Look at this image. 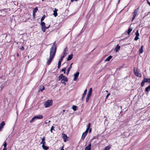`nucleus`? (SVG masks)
Wrapping results in <instances>:
<instances>
[{
	"mask_svg": "<svg viewBox=\"0 0 150 150\" xmlns=\"http://www.w3.org/2000/svg\"><path fill=\"white\" fill-rule=\"evenodd\" d=\"M57 50V45H56V42H54L50 49V56L47 59V64L49 65L52 60L54 57Z\"/></svg>",
	"mask_w": 150,
	"mask_h": 150,
	"instance_id": "f257e3e1",
	"label": "nucleus"
},
{
	"mask_svg": "<svg viewBox=\"0 0 150 150\" xmlns=\"http://www.w3.org/2000/svg\"><path fill=\"white\" fill-rule=\"evenodd\" d=\"M52 100H48L44 103V105L45 108H47L50 106L52 105Z\"/></svg>",
	"mask_w": 150,
	"mask_h": 150,
	"instance_id": "f03ea898",
	"label": "nucleus"
},
{
	"mask_svg": "<svg viewBox=\"0 0 150 150\" xmlns=\"http://www.w3.org/2000/svg\"><path fill=\"white\" fill-rule=\"evenodd\" d=\"M45 25V24L44 22H41L40 24L42 30L43 32L45 31L46 29H48L50 27V25H49L47 27H46Z\"/></svg>",
	"mask_w": 150,
	"mask_h": 150,
	"instance_id": "7ed1b4c3",
	"label": "nucleus"
},
{
	"mask_svg": "<svg viewBox=\"0 0 150 150\" xmlns=\"http://www.w3.org/2000/svg\"><path fill=\"white\" fill-rule=\"evenodd\" d=\"M59 80H61V81H64L65 82H67L68 81V79L67 77L62 74H61L59 76Z\"/></svg>",
	"mask_w": 150,
	"mask_h": 150,
	"instance_id": "20e7f679",
	"label": "nucleus"
},
{
	"mask_svg": "<svg viewBox=\"0 0 150 150\" xmlns=\"http://www.w3.org/2000/svg\"><path fill=\"white\" fill-rule=\"evenodd\" d=\"M146 82L150 83V79L144 78L142 81L141 82V86L142 87L143 86H144L145 83Z\"/></svg>",
	"mask_w": 150,
	"mask_h": 150,
	"instance_id": "39448f33",
	"label": "nucleus"
},
{
	"mask_svg": "<svg viewBox=\"0 0 150 150\" xmlns=\"http://www.w3.org/2000/svg\"><path fill=\"white\" fill-rule=\"evenodd\" d=\"M134 71L135 74V75L139 77H142V74L139 72L137 69H134Z\"/></svg>",
	"mask_w": 150,
	"mask_h": 150,
	"instance_id": "423d86ee",
	"label": "nucleus"
},
{
	"mask_svg": "<svg viewBox=\"0 0 150 150\" xmlns=\"http://www.w3.org/2000/svg\"><path fill=\"white\" fill-rule=\"evenodd\" d=\"M62 138L63 139L64 141V142H66L68 140V137L65 134L62 133Z\"/></svg>",
	"mask_w": 150,
	"mask_h": 150,
	"instance_id": "0eeeda50",
	"label": "nucleus"
},
{
	"mask_svg": "<svg viewBox=\"0 0 150 150\" xmlns=\"http://www.w3.org/2000/svg\"><path fill=\"white\" fill-rule=\"evenodd\" d=\"M79 74V72H77L76 73L74 74V81H76L77 80Z\"/></svg>",
	"mask_w": 150,
	"mask_h": 150,
	"instance_id": "6e6552de",
	"label": "nucleus"
},
{
	"mask_svg": "<svg viewBox=\"0 0 150 150\" xmlns=\"http://www.w3.org/2000/svg\"><path fill=\"white\" fill-rule=\"evenodd\" d=\"M35 119H42L43 118V117L42 115H38L35 116L33 117Z\"/></svg>",
	"mask_w": 150,
	"mask_h": 150,
	"instance_id": "1a4fd4ad",
	"label": "nucleus"
},
{
	"mask_svg": "<svg viewBox=\"0 0 150 150\" xmlns=\"http://www.w3.org/2000/svg\"><path fill=\"white\" fill-rule=\"evenodd\" d=\"M137 10H134V12L133 13V17L132 18V21H133L135 18L136 16L137 15Z\"/></svg>",
	"mask_w": 150,
	"mask_h": 150,
	"instance_id": "9d476101",
	"label": "nucleus"
},
{
	"mask_svg": "<svg viewBox=\"0 0 150 150\" xmlns=\"http://www.w3.org/2000/svg\"><path fill=\"white\" fill-rule=\"evenodd\" d=\"M5 123L4 122H2L0 124V131H1L4 126L5 125Z\"/></svg>",
	"mask_w": 150,
	"mask_h": 150,
	"instance_id": "9b49d317",
	"label": "nucleus"
},
{
	"mask_svg": "<svg viewBox=\"0 0 150 150\" xmlns=\"http://www.w3.org/2000/svg\"><path fill=\"white\" fill-rule=\"evenodd\" d=\"M91 144L90 143L88 146L86 147L85 150H91Z\"/></svg>",
	"mask_w": 150,
	"mask_h": 150,
	"instance_id": "f8f14e48",
	"label": "nucleus"
},
{
	"mask_svg": "<svg viewBox=\"0 0 150 150\" xmlns=\"http://www.w3.org/2000/svg\"><path fill=\"white\" fill-rule=\"evenodd\" d=\"M92 91V88H90L89 89V91L88 92V93L87 96L88 97H91Z\"/></svg>",
	"mask_w": 150,
	"mask_h": 150,
	"instance_id": "ddd939ff",
	"label": "nucleus"
},
{
	"mask_svg": "<svg viewBox=\"0 0 150 150\" xmlns=\"http://www.w3.org/2000/svg\"><path fill=\"white\" fill-rule=\"evenodd\" d=\"M57 11L58 10L56 8H55L54 10L53 11L54 13H53V15L55 17H56L57 16Z\"/></svg>",
	"mask_w": 150,
	"mask_h": 150,
	"instance_id": "4468645a",
	"label": "nucleus"
},
{
	"mask_svg": "<svg viewBox=\"0 0 150 150\" xmlns=\"http://www.w3.org/2000/svg\"><path fill=\"white\" fill-rule=\"evenodd\" d=\"M72 64H73V63H72L71 64L69 68L67 70V75H68V74H69V72L70 71V70L71 69V68L72 65Z\"/></svg>",
	"mask_w": 150,
	"mask_h": 150,
	"instance_id": "2eb2a0df",
	"label": "nucleus"
},
{
	"mask_svg": "<svg viewBox=\"0 0 150 150\" xmlns=\"http://www.w3.org/2000/svg\"><path fill=\"white\" fill-rule=\"evenodd\" d=\"M120 46H119L118 45H117L115 47V50L116 52H118L119 50H120Z\"/></svg>",
	"mask_w": 150,
	"mask_h": 150,
	"instance_id": "dca6fc26",
	"label": "nucleus"
},
{
	"mask_svg": "<svg viewBox=\"0 0 150 150\" xmlns=\"http://www.w3.org/2000/svg\"><path fill=\"white\" fill-rule=\"evenodd\" d=\"M144 47V46H142L141 47L140 49L139 50V52L140 54L142 53L143 52V48Z\"/></svg>",
	"mask_w": 150,
	"mask_h": 150,
	"instance_id": "f3484780",
	"label": "nucleus"
},
{
	"mask_svg": "<svg viewBox=\"0 0 150 150\" xmlns=\"http://www.w3.org/2000/svg\"><path fill=\"white\" fill-rule=\"evenodd\" d=\"M87 134L85 133L84 132L83 133L81 137V138L83 140L84 139Z\"/></svg>",
	"mask_w": 150,
	"mask_h": 150,
	"instance_id": "a211bd4d",
	"label": "nucleus"
},
{
	"mask_svg": "<svg viewBox=\"0 0 150 150\" xmlns=\"http://www.w3.org/2000/svg\"><path fill=\"white\" fill-rule=\"evenodd\" d=\"M45 137H43L42 139V142L40 143V144H42V145L45 144L46 142H45Z\"/></svg>",
	"mask_w": 150,
	"mask_h": 150,
	"instance_id": "6ab92c4d",
	"label": "nucleus"
},
{
	"mask_svg": "<svg viewBox=\"0 0 150 150\" xmlns=\"http://www.w3.org/2000/svg\"><path fill=\"white\" fill-rule=\"evenodd\" d=\"M73 55L71 54L69 55L67 59V61H69L71 60L73 58Z\"/></svg>",
	"mask_w": 150,
	"mask_h": 150,
	"instance_id": "aec40b11",
	"label": "nucleus"
},
{
	"mask_svg": "<svg viewBox=\"0 0 150 150\" xmlns=\"http://www.w3.org/2000/svg\"><path fill=\"white\" fill-rule=\"evenodd\" d=\"M145 91L146 92H148L150 91V86L147 87L145 88Z\"/></svg>",
	"mask_w": 150,
	"mask_h": 150,
	"instance_id": "412c9836",
	"label": "nucleus"
},
{
	"mask_svg": "<svg viewBox=\"0 0 150 150\" xmlns=\"http://www.w3.org/2000/svg\"><path fill=\"white\" fill-rule=\"evenodd\" d=\"M38 10V8L37 7H35L33 10V15H34L35 13L37 12V11Z\"/></svg>",
	"mask_w": 150,
	"mask_h": 150,
	"instance_id": "4be33fe9",
	"label": "nucleus"
},
{
	"mask_svg": "<svg viewBox=\"0 0 150 150\" xmlns=\"http://www.w3.org/2000/svg\"><path fill=\"white\" fill-rule=\"evenodd\" d=\"M112 57L111 56H110L108 57L105 60V61H108L112 58Z\"/></svg>",
	"mask_w": 150,
	"mask_h": 150,
	"instance_id": "5701e85b",
	"label": "nucleus"
},
{
	"mask_svg": "<svg viewBox=\"0 0 150 150\" xmlns=\"http://www.w3.org/2000/svg\"><path fill=\"white\" fill-rule=\"evenodd\" d=\"M45 87L44 86H42L40 88L39 90H38V91H41L42 92L45 89Z\"/></svg>",
	"mask_w": 150,
	"mask_h": 150,
	"instance_id": "b1692460",
	"label": "nucleus"
},
{
	"mask_svg": "<svg viewBox=\"0 0 150 150\" xmlns=\"http://www.w3.org/2000/svg\"><path fill=\"white\" fill-rule=\"evenodd\" d=\"M42 147L43 149L45 150H47L48 149V146H45V144L42 145Z\"/></svg>",
	"mask_w": 150,
	"mask_h": 150,
	"instance_id": "393cba45",
	"label": "nucleus"
},
{
	"mask_svg": "<svg viewBox=\"0 0 150 150\" xmlns=\"http://www.w3.org/2000/svg\"><path fill=\"white\" fill-rule=\"evenodd\" d=\"M111 146L110 145L107 146L105 147L104 150H108L111 148Z\"/></svg>",
	"mask_w": 150,
	"mask_h": 150,
	"instance_id": "a878e982",
	"label": "nucleus"
},
{
	"mask_svg": "<svg viewBox=\"0 0 150 150\" xmlns=\"http://www.w3.org/2000/svg\"><path fill=\"white\" fill-rule=\"evenodd\" d=\"M77 107L75 105H73L72 107V108L73 110L75 111L77 110Z\"/></svg>",
	"mask_w": 150,
	"mask_h": 150,
	"instance_id": "bb28decb",
	"label": "nucleus"
},
{
	"mask_svg": "<svg viewBox=\"0 0 150 150\" xmlns=\"http://www.w3.org/2000/svg\"><path fill=\"white\" fill-rule=\"evenodd\" d=\"M67 55V53L65 52V51H64L63 52V56H62V57H64L65 56H66Z\"/></svg>",
	"mask_w": 150,
	"mask_h": 150,
	"instance_id": "cd10ccee",
	"label": "nucleus"
},
{
	"mask_svg": "<svg viewBox=\"0 0 150 150\" xmlns=\"http://www.w3.org/2000/svg\"><path fill=\"white\" fill-rule=\"evenodd\" d=\"M132 28H129L128 30V32H127V33H128V35H129L130 33L131 32V31H132Z\"/></svg>",
	"mask_w": 150,
	"mask_h": 150,
	"instance_id": "c85d7f7f",
	"label": "nucleus"
},
{
	"mask_svg": "<svg viewBox=\"0 0 150 150\" xmlns=\"http://www.w3.org/2000/svg\"><path fill=\"white\" fill-rule=\"evenodd\" d=\"M87 92V90L86 89L84 91L83 94V97H85L86 96V93Z\"/></svg>",
	"mask_w": 150,
	"mask_h": 150,
	"instance_id": "c756f323",
	"label": "nucleus"
},
{
	"mask_svg": "<svg viewBox=\"0 0 150 150\" xmlns=\"http://www.w3.org/2000/svg\"><path fill=\"white\" fill-rule=\"evenodd\" d=\"M45 17V15H44L41 19V21L42 22V21H43L44 20Z\"/></svg>",
	"mask_w": 150,
	"mask_h": 150,
	"instance_id": "7c9ffc66",
	"label": "nucleus"
},
{
	"mask_svg": "<svg viewBox=\"0 0 150 150\" xmlns=\"http://www.w3.org/2000/svg\"><path fill=\"white\" fill-rule=\"evenodd\" d=\"M61 62L60 61H59L58 63V68L59 69L61 65Z\"/></svg>",
	"mask_w": 150,
	"mask_h": 150,
	"instance_id": "2f4dec72",
	"label": "nucleus"
},
{
	"mask_svg": "<svg viewBox=\"0 0 150 150\" xmlns=\"http://www.w3.org/2000/svg\"><path fill=\"white\" fill-rule=\"evenodd\" d=\"M135 35H136V36H139V32H138V30H137L136 33H135Z\"/></svg>",
	"mask_w": 150,
	"mask_h": 150,
	"instance_id": "473e14b6",
	"label": "nucleus"
},
{
	"mask_svg": "<svg viewBox=\"0 0 150 150\" xmlns=\"http://www.w3.org/2000/svg\"><path fill=\"white\" fill-rule=\"evenodd\" d=\"M90 97H88L87 96V97L86 98V102H88V100L90 98Z\"/></svg>",
	"mask_w": 150,
	"mask_h": 150,
	"instance_id": "72a5a7b5",
	"label": "nucleus"
},
{
	"mask_svg": "<svg viewBox=\"0 0 150 150\" xmlns=\"http://www.w3.org/2000/svg\"><path fill=\"white\" fill-rule=\"evenodd\" d=\"M139 39V38L138 36H135V38H134V40L135 41H137Z\"/></svg>",
	"mask_w": 150,
	"mask_h": 150,
	"instance_id": "f704fd0d",
	"label": "nucleus"
},
{
	"mask_svg": "<svg viewBox=\"0 0 150 150\" xmlns=\"http://www.w3.org/2000/svg\"><path fill=\"white\" fill-rule=\"evenodd\" d=\"M66 68H64L62 69V71L64 72V73H65V72H66Z\"/></svg>",
	"mask_w": 150,
	"mask_h": 150,
	"instance_id": "c9c22d12",
	"label": "nucleus"
},
{
	"mask_svg": "<svg viewBox=\"0 0 150 150\" xmlns=\"http://www.w3.org/2000/svg\"><path fill=\"white\" fill-rule=\"evenodd\" d=\"M90 126H91V124L90 123H89L88 124V125L87 126V128H88V129H89L90 127Z\"/></svg>",
	"mask_w": 150,
	"mask_h": 150,
	"instance_id": "e433bc0d",
	"label": "nucleus"
},
{
	"mask_svg": "<svg viewBox=\"0 0 150 150\" xmlns=\"http://www.w3.org/2000/svg\"><path fill=\"white\" fill-rule=\"evenodd\" d=\"M7 144L6 142H4V143L3 146L4 148H6V146Z\"/></svg>",
	"mask_w": 150,
	"mask_h": 150,
	"instance_id": "4c0bfd02",
	"label": "nucleus"
},
{
	"mask_svg": "<svg viewBox=\"0 0 150 150\" xmlns=\"http://www.w3.org/2000/svg\"><path fill=\"white\" fill-rule=\"evenodd\" d=\"M35 119L34 118V117H33L32 119H31V120L30 121V122L31 123L32 122H33V121H34V120H35Z\"/></svg>",
	"mask_w": 150,
	"mask_h": 150,
	"instance_id": "58836bf2",
	"label": "nucleus"
},
{
	"mask_svg": "<svg viewBox=\"0 0 150 150\" xmlns=\"http://www.w3.org/2000/svg\"><path fill=\"white\" fill-rule=\"evenodd\" d=\"M4 85H1L0 86V88H1V90H2L4 88Z\"/></svg>",
	"mask_w": 150,
	"mask_h": 150,
	"instance_id": "ea45409f",
	"label": "nucleus"
},
{
	"mask_svg": "<svg viewBox=\"0 0 150 150\" xmlns=\"http://www.w3.org/2000/svg\"><path fill=\"white\" fill-rule=\"evenodd\" d=\"M54 129V127L52 126L51 127V129H50V131H51V132H52V130Z\"/></svg>",
	"mask_w": 150,
	"mask_h": 150,
	"instance_id": "a19ab883",
	"label": "nucleus"
},
{
	"mask_svg": "<svg viewBox=\"0 0 150 150\" xmlns=\"http://www.w3.org/2000/svg\"><path fill=\"white\" fill-rule=\"evenodd\" d=\"M89 130V129L87 128L86 131L84 132L87 134V133H88Z\"/></svg>",
	"mask_w": 150,
	"mask_h": 150,
	"instance_id": "79ce46f5",
	"label": "nucleus"
},
{
	"mask_svg": "<svg viewBox=\"0 0 150 150\" xmlns=\"http://www.w3.org/2000/svg\"><path fill=\"white\" fill-rule=\"evenodd\" d=\"M110 95V93H108L106 96V98H105L106 99H107L108 97V96Z\"/></svg>",
	"mask_w": 150,
	"mask_h": 150,
	"instance_id": "37998d69",
	"label": "nucleus"
},
{
	"mask_svg": "<svg viewBox=\"0 0 150 150\" xmlns=\"http://www.w3.org/2000/svg\"><path fill=\"white\" fill-rule=\"evenodd\" d=\"M64 57H61L60 60L59 61H60V62H62V60L63 59V58H64Z\"/></svg>",
	"mask_w": 150,
	"mask_h": 150,
	"instance_id": "c03bdc74",
	"label": "nucleus"
},
{
	"mask_svg": "<svg viewBox=\"0 0 150 150\" xmlns=\"http://www.w3.org/2000/svg\"><path fill=\"white\" fill-rule=\"evenodd\" d=\"M50 122V120L48 121H47V122H45V124H47V123H49Z\"/></svg>",
	"mask_w": 150,
	"mask_h": 150,
	"instance_id": "a18cd8bd",
	"label": "nucleus"
},
{
	"mask_svg": "<svg viewBox=\"0 0 150 150\" xmlns=\"http://www.w3.org/2000/svg\"><path fill=\"white\" fill-rule=\"evenodd\" d=\"M61 81V83L64 84V85H65L66 83L64 81Z\"/></svg>",
	"mask_w": 150,
	"mask_h": 150,
	"instance_id": "49530a36",
	"label": "nucleus"
},
{
	"mask_svg": "<svg viewBox=\"0 0 150 150\" xmlns=\"http://www.w3.org/2000/svg\"><path fill=\"white\" fill-rule=\"evenodd\" d=\"M21 49L23 50H24V47H23V46H22V47H21Z\"/></svg>",
	"mask_w": 150,
	"mask_h": 150,
	"instance_id": "de8ad7c7",
	"label": "nucleus"
},
{
	"mask_svg": "<svg viewBox=\"0 0 150 150\" xmlns=\"http://www.w3.org/2000/svg\"><path fill=\"white\" fill-rule=\"evenodd\" d=\"M78 0H71V2H73L74 1H77Z\"/></svg>",
	"mask_w": 150,
	"mask_h": 150,
	"instance_id": "09e8293b",
	"label": "nucleus"
},
{
	"mask_svg": "<svg viewBox=\"0 0 150 150\" xmlns=\"http://www.w3.org/2000/svg\"><path fill=\"white\" fill-rule=\"evenodd\" d=\"M147 1L148 4L150 6V2H149L148 1Z\"/></svg>",
	"mask_w": 150,
	"mask_h": 150,
	"instance_id": "8fccbe9b",
	"label": "nucleus"
},
{
	"mask_svg": "<svg viewBox=\"0 0 150 150\" xmlns=\"http://www.w3.org/2000/svg\"><path fill=\"white\" fill-rule=\"evenodd\" d=\"M91 132V129H89V133H90V132Z\"/></svg>",
	"mask_w": 150,
	"mask_h": 150,
	"instance_id": "3c124183",
	"label": "nucleus"
},
{
	"mask_svg": "<svg viewBox=\"0 0 150 150\" xmlns=\"http://www.w3.org/2000/svg\"><path fill=\"white\" fill-rule=\"evenodd\" d=\"M5 12V10H3L2 11V12Z\"/></svg>",
	"mask_w": 150,
	"mask_h": 150,
	"instance_id": "603ef678",
	"label": "nucleus"
},
{
	"mask_svg": "<svg viewBox=\"0 0 150 150\" xmlns=\"http://www.w3.org/2000/svg\"><path fill=\"white\" fill-rule=\"evenodd\" d=\"M84 97H83V96L82 98H81V100H83V98H84Z\"/></svg>",
	"mask_w": 150,
	"mask_h": 150,
	"instance_id": "864d4df0",
	"label": "nucleus"
},
{
	"mask_svg": "<svg viewBox=\"0 0 150 150\" xmlns=\"http://www.w3.org/2000/svg\"><path fill=\"white\" fill-rule=\"evenodd\" d=\"M17 57H18L19 56V54L18 53H17Z\"/></svg>",
	"mask_w": 150,
	"mask_h": 150,
	"instance_id": "5fc2aeb1",
	"label": "nucleus"
},
{
	"mask_svg": "<svg viewBox=\"0 0 150 150\" xmlns=\"http://www.w3.org/2000/svg\"><path fill=\"white\" fill-rule=\"evenodd\" d=\"M3 150H6V148H4Z\"/></svg>",
	"mask_w": 150,
	"mask_h": 150,
	"instance_id": "6e6d98bb",
	"label": "nucleus"
},
{
	"mask_svg": "<svg viewBox=\"0 0 150 150\" xmlns=\"http://www.w3.org/2000/svg\"><path fill=\"white\" fill-rule=\"evenodd\" d=\"M62 111L64 113L65 111V110H63Z\"/></svg>",
	"mask_w": 150,
	"mask_h": 150,
	"instance_id": "4d7b16f0",
	"label": "nucleus"
},
{
	"mask_svg": "<svg viewBox=\"0 0 150 150\" xmlns=\"http://www.w3.org/2000/svg\"><path fill=\"white\" fill-rule=\"evenodd\" d=\"M95 139V137H93V139Z\"/></svg>",
	"mask_w": 150,
	"mask_h": 150,
	"instance_id": "13d9d810",
	"label": "nucleus"
},
{
	"mask_svg": "<svg viewBox=\"0 0 150 150\" xmlns=\"http://www.w3.org/2000/svg\"><path fill=\"white\" fill-rule=\"evenodd\" d=\"M60 150H64V149H61Z\"/></svg>",
	"mask_w": 150,
	"mask_h": 150,
	"instance_id": "bf43d9fd",
	"label": "nucleus"
},
{
	"mask_svg": "<svg viewBox=\"0 0 150 150\" xmlns=\"http://www.w3.org/2000/svg\"><path fill=\"white\" fill-rule=\"evenodd\" d=\"M106 92H108V91L107 90H106Z\"/></svg>",
	"mask_w": 150,
	"mask_h": 150,
	"instance_id": "052dcab7",
	"label": "nucleus"
},
{
	"mask_svg": "<svg viewBox=\"0 0 150 150\" xmlns=\"http://www.w3.org/2000/svg\"><path fill=\"white\" fill-rule=\"evenodd\" d=\"M42 1H44L45 0H42Z\"/></svg>",
	"mask_w": 150,
	"mask_h": 150,
	"instance_id": "680f3d73",
	"label": "nucleus"
},
{
	"mask_svg": "<svg viewBox=\"0 0 150 150\" xmlns=\"http://www.w3.org/2000/svg\"><path fill=\"white\" fill-rule=\"evenodd\" d=\"M33 150H35V149H34Z\"/></svg>",
	"mask_w": 150,
	"mask_h": 150,
	"instance_id": "e2e57ef3",
	"label": "nucleus"
}]
</instances>
